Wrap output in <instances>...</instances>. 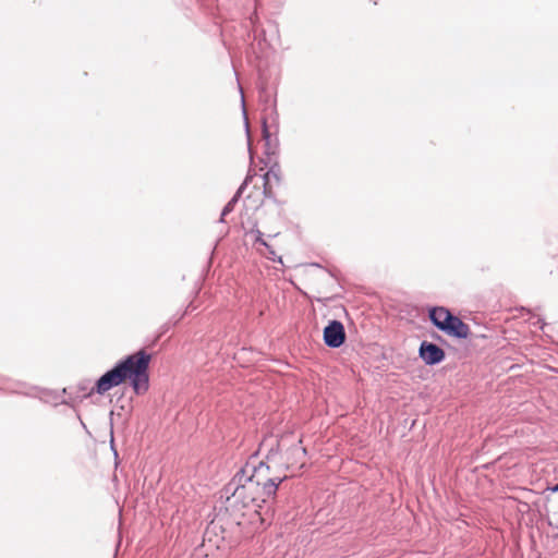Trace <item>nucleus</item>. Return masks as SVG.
<instances>
[{
  "instance_id": "18",
  "label": "nucleus",
  "mask_w": 558,
  "mask_h": 558,
  "mask_svg": "<svg viewBox=\"0 0 558 558\" xmlns=\"http://www.w3.org/2000/svg\"><path fill=\"white\" fill-rule=\"evenodd\" d=\"M554 492H558V483L553 488Z\"/></svg>"
},
{
  "instance_id": "16",
  "label": "nucleus",
  "mask_w": 558,
  "mask_h": 558,
  "mask_svg": "<svg viewBox=\"0 0 558 558\" xmlns=\"http://www.w3.org/2000/svg\"><path fill=\"white\" fill-rule=\"evenodd\" d=\"M258 21V16H257V13L254 12L251 16H250V22L252 24L253 27H255L256 23Z\"/></svg>"
},
{
  "instance_id": "10",
  "label": "nucleus",
  "mask_w": 558,
  "mask_h": 558,
  "mask_svg": "<svg viewBox=\"0 0 558 558\" xmlns=\"http://www.w3.org/2000/svg\"><path fill=\"white\" fill-rule=\"evenodd\" d=\"M247 234H252L255 236L254 238L255 244H259L264 247H269V244L264 240V238H263L264 234L259 229L253 228L247 232Z\"/></svg>"
},
{
  "instance_id": "1",
  "label": "nucleus",
  "mask_w": 558,
  "mask_h": 558,
  "mask_svg": "<svg viewBox=\"0 0 558 558\" xmlns=\"http://www.w3.org/2000/svg\"><path fill=\"white\" fill-rule=\"evenodd\" d=\"M286 478L287 475L272 476L266 462L259 461L256 464L251 460L225 486L223 495L232 507L262 508L263 504L275 498L279 485Z\"/></svg>"
},
{
  "instance_id": "15",
  "label": "nucleus",
  "mask_w": 558,
  "mask_h": 558,
  "mask_svg": "<svg viewBox=\"0 0 558 558\" xmlns=\"http://www.w3.org/2000/svg\"><path fill=\"white\" fill-rule=\"evenodd\" d=\"M269 184L270 183L266 182V181L264 183V194H265L266 197H271V195H272V192H271V189H270Z\"/></svg>"
},
{
  "instance_id": "6",
  "label": "nucleus",
  "mask_w": 558,
  "mask_h": 558,
  "mask_svg": "<svg viewBox=\"0 0 558 558\" xmlns=\"http://www.w3.org/2000/svg\"><path fill=\"white\" fill-rule=\"evenodd\" d=\"M418 356L426 365H437L441 363L445 357V351L437 344L428 341H422L418 348Z\"/></svg>"
},
{
  "instance_id": "8",
  "label": "nucleus",
  "mask_w": 558,
  "mask_h": 558,
  "mask_svg": "<svg viewBox=\"0 0 558 558\" xmlns=\"http://www.w3.org/2000/svg\"><path fill=\"white\" fill-rule=\"evenodd\" d=\"M24 385L19 381L9 380L2 376H0V389L8 392L15 393H26L24 390Z\"/></svg>"
},
{
  "instance_id": "11",
  "label": "nucleus",
  "mask_w": 558,
  "mask_h": 558,
  "mask_svg": "<svg viewBox=\"0 0 558 558\" xmlns=\"http://www.w3.org/2000/svg\"><path fill=\"white\" fill-rule=\"evenodd\" d=\"M289 451L298 461L302 460L306 456V449L300 445L292 446Z\"/></svg>"
},
{
  "instance_id": "5",
  "label": "nucleus",
  "mask_w": 558,
  "mask_h": 558,
  "mask_svg": "<svg viewBox=\"0 0 558 558\" xmlns=\"http://www.w3.org/2000/svg\"><path fill=\"white\" fill-rule=\"evenodd\" d=\"M323 339L328 348H340L345 341V330L341 322L332 319L324 328Z\"/></svg>"
},
{
  "instance_id": "13",
  "label": "nucleus",
  "mask_w": 558,
  "mask_h": 558,
  "mask_svg": "<svg viewBox=\"0 0 558 558\" xmlns=\"http://www.w3.org/2000/svg\"><path fill=\"white\" fill-rule=\"evenodd\" d=\"M66 392V389L64 388L61 393L58 392H51L49 396L51 397V401L54 403V405L59 403H66L63 399V395Z\"/></svg>"
},
{
  "instance_id": "4",
  "label": "nucleus",
  "mask_w": 558,
  "mask_h": 558,
  "mask_svg": "<svg viewBox=\"0 0 558 558\" xmlns=\"http://www.w3.org/2000/svg\"><path fill=\"white\" fill-rule=\"evenodd\" d=\"M265 110L269 112L267 116L262 118V135L265 142V154L267 156L276 155L279 148V141L277 136H272L269 130L268 121H271L274 124H278L279 114L276 109V104L272 102Z\"/></svg>"
},
{
  "instance_id": "3",
  "label": "nucleus",
  "mask_w": 558,
  "mask_h": 558,
  "mask_svg": "<svg viewBox=\"0 0 558 558\" xmlns=\"http://www.w3.org/2000/svg\"><path fill=\"white\" fill-rule=\"evenodd\" d=\"M428 317L432 324L440 331L457 339H465L470 327L461 318L453 315L448 308L436 306L429 310Z\"/></svg>"
},
{
  "instance_id": "12",
  "label": "nucleus",
  "mask_w": 558,
  "mask_h": 558,
  "mask_svg": "<svg viewBox=\"0 0 558 558\" xmlns=\"http://www.w3.org/2000/svg\"><path fill=\"white\" fill-rule=\"evenodd\" d=\"M266 248V253H263L268 259L270 260H274V262H279V263H282V258L281 256H277L275 250L269 245V247H265Z\"/></svg>"
},
{
  "instance_id": "14",
  "label": "nucleus",
  "mask_w": 558,
  "mask_h": 558,
  "mask_svg": "<svg viewBox=\"0 0 558 558\" xmlns=\"http://www.w3.org/2000/svg\"><path fill=\"white\" fill-rule=\"evenodd\" d=\"M240 90H242V89L240 88ZM241 94H243V92H241ZM241 99H242V107H243V116H244V119H245L246 133L250 136L248 121H247V116H246V109H245V102H244V96L243 95H241ZM248 150L251 151V143L250 142H248Z\"/></svg>"
},
{
  "instance_id": "7",
  "label": "nucleus",
  "mask_w": 558,
  "mask_h": 558,
  "mask_svg": "<svg viewBox=\"0 0 558 558\" xmlns=\"http://www.w3.org/2000/svg\"><path fill=\"white\" fill-rule=\"evenodd\" d=\"M250 180H251V177L247 175L245 178V180L243 181V183L239 186L238 191L232 196V198L226 204V206L223 207V209L221 211V216H220V221L221 222H223L225 221V217L227 215H229L234 209L235 204L239 202V199H240L243 191L246 189L247 183H248Z\"/></svg>"
},
{
  "instance_id": "9",
  "label": "nucleus",
  "mask_w": 558,
  "mask_h": 558,
  "mask_svg": "<svg viewBox=\"0 0 558 558\" xmlns=\"http://www.w3.org/2000/svg\"><path fill=\"white\" fill-rule=\"evenodd\" d=\"M281 180V171L278 165H274L269 168V170L264 174V181L271 182L275 181L279 183Z\"/></svg>"
},
{
  "instance_id": "2",
  "label": "nucleus",
  "mask_w": 558,
  "mask_h": 558,
  "mask_svg": "<svg viewBox=\"0 0 558 558\" xmlns=\"http://www.w3.org/2000/svg\"><path fill=\"white\" fill-rule=\"evenodd\" d=\"M150 359V354L144 350L125 356L111 369L101 375L96 380L94 388H92L86 396H89L94 391L98 395H105L126 379H130L131 386L136 395L145 393L149 388L148 367Z\"/></svg>"
},
{
  "instance_id": "17",
  "label": "nucleus",
  "mask_w": 558,
  "mask_h": 558,
  "mask_svg": "<svg viewBox=\"0 0 558 558\" xmlns=\"http://www.w3.org/2000/svg\"><path fill=\"white\" fill-rule=\"evenodd\" d=\"M193 310H195V307H194V306H193V304L191 303V304H189V305H187V307H186V311H185V312H186V313H189V312H192Z\"/></svg>"
}]
</instances>
